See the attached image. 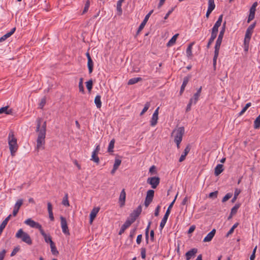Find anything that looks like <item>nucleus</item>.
<instances>
[{"label": "nucleus", "instance_id": "nucleus-3", "mask_svg": "<svg viewBox=\"0 0 260 260\" xmlns=\"http://www.w3.org/2000/svg\"><path fill=\"white\" fill-rule=\"evenodd\" d=\"M15 237L20 239L23 242L26 243L29 245L32 244V242L30 236L24 232L22 229H19L15 235Z\"/></svg>", "mask_w": 260, "mask_h": 260}, {"label": "nucleus", "instance_id": "nucleus-49", "mask_svg": "<svg viewBox=\"0 0 260 260\" xmlns=\"http://www.w3.org/2000/svg\"><path fill=\"white\" fill-rule=\"evenodd\" d=\"M225 27H226V22L225 21L222 25L221 29L220 30L218 36H220V37H223L224 34L225 30Z\"/></svg>", "mask_w": 260, "mask_h": 260}, {"label": "nucleus", "instance_id": "nucleus-6", "mask_svg": "<svg viewBox=\"0 0 260 260\" xmlns=\"http://www.w3.org/2000/svg\"><path fill=\"white\" fill-rule=\"evenodd\" d=\"M24 223L31 228L38 229L40 231L43 229L42 225L39 223L35 221L31 218L27 219Z\"/></svg>", "mask_w": 260, "mask_h": 260}, {"label": "nucleus", "instance_id": "nucleus-53", "mask_svg": "<svg viewBox=\"0 0 260 260\" xmlns=\"http://www.w3.org/2000/svg\"><path fill=\"white\" fill-rule=\"evenodd\" d=\"M121 163V160L120 159L116 158L115 159L114 164L113 165V167L116 168H118L119 166L120 165Z\"/></svg>", "mask_w": 260, "mask_h": 260}, {"label": "nucleus", "instance_id": "nucleus-25", "mask_svg": "<svg viewBox=\"0 0 260 260\" xmlns=\"http://www.w3.org/2000/svg\"><path fill=\"white\" fill-rule=\"evenodd\" d=\"M223 165L221 164H218L214 169V174L215 176L219 175L223 171Z\"/></svg>", "mask_w": 260, "mask_h": 260}, {"label": "nucleus", "instance_id": "nucleus-24", "mask_svg": "<svg viewBox=\"0 0 260 260\" xmlns=\"http://www.w3.org/2000/svg\"><path fill=\"white\" fill-rule=\"evenodd\" d=\"M5 113L6 114H11L12 113V109H9V106H5L0 108V114Z\"/></svg>", "mask_w": 260, "mask_h": 260}, {"label": "nucleus", "instance_id": "nucleus-34", "mask_svg": "<svg viewBox=\"0 0 260 260\" xmlns=\"http://www.w3.org/2000/svg\"><path fill=\"white\" fill-rule=\"evenodd\" d=\"M260 127V114L256 117L254 121V128L258 129Z\"/></svg>", "mask_w": 260, "mask_h": 260}, {"label": "nucleus", "instance_id": "nucleus-1", "mask_svg": "<svg viewBox=\"0 0 260 260\" xmlns=\"http://www.w3.org/2000/svg\"><path fill=\"white\" fill-rule=\"evenodd\" d=\"M36 123V131L38 133L36 149L39 151L40 149H43L44 148L47 124L46 121H43V119L40 117L37 119Z\"/></svg>", "mask_w": 260, "mask_h": 260}, {"label": "nucleus", "instance_id": "nucleus-42", "mask_svg": "<svg viewBox=\"0 0 260 260\" xmlns=\"http://www.w3.org/2000/svg\"><path fill=\"white\" fill-rule=\"evenodd\" d=\"M90 2L89 0H87L85 2L84 9H83V11L82 12L83 14H85V13H86L88 11L89 6H90Z\"/></svg>", "mask_w": 260, "mask_h": 260}, {"label": "nucleus", "instance_id": "nucleus-43", "mask_svg": "<svg viewBox=\"0 0 260 260\" xmlns=\"http://www.w3.org/2000/svg\"><path fill=\"white\" fill-rule=\"evenodd\" d=\"M136 230H137V229L135 228V229L132 230L130 232L129 235L128 237V238L130 239V243L133 242V238L136 234Z\"/></svg>", "mask_w": 260, "mask_h": 260}, {"label": "nucleus", "instance_id": "nucleus-56", "mask_svg": "<svg viewBox=\"0 0 260 260\" xmlns=\"http://www.w3.org/2000/svg\"><path fill=\"white\" fill-rule=\"evenodd\" d=\"M19 250H20L19 246H17V247H15L11 253V255H10L11 256H14L19 251Z\"/></svg>", "mask_w": 260, "mask_h": 260}, {"label": "nucleus", "instance_id": "nucleus-10", "mask_svg": "<svg viewBox=\"0 0 260 260\" xmlns=\"http://www.w3.org/2000/svg\"><path fill=\"white\" fill-rule=\"evenodd\" d=\"M60 218L61 221V227L62 229V232L65 235H69L70 232L66 218L63 216H61Z\"/></svg>", "mask_w": 260, "mask_h": 260}, {"label": "nucleus", "instance_id": "nucleus-35", "mask_svg": "<svg viewBox=\"0 0 260 260\" xmlns=\"http://www.w3.org/2000/svg\"><path fill=\"white\" fill-rule=\"evenodd\" d=\"M114 143H115L114 139L111 140V141L110 142V143L109 144L108 148V151L109 152H113Z\"/></svg>", "mask_w": 260, "mask_h": 260}, {"label": "nucleus", "instance_id": "nucleus-33", "mask_svg": "<svg viewBox=\"0 0 260 260\" xmlns=\"http://www.w3.org/2000/svg\"><path fill=\"white\" fill-rule=\"evenodd\" d=\"M83 79L82 78H80L79 83V91L82 93H85L84 88L83 84Z\"/></svg>", "mask_w": 260, "mask_h": 260}, {"label": "nucleus", "instance_id": "nucleus-40", "mask_svg": "<svg viewBox=\"0 0 260 260\" xmlns=\"http://www.w3.org/2000/svg\"><path fill=\"white\" fill-rule=\"evenodd\" d=\"M124 1V0H119L117 3V10L120 14H121L122 12L121 5Z\"/></svg>", "mask_w": 260, "mask_h": 260}, {"label": "nucleus", "instance_id": "nucleus-16", "mask_svg": "<svg viewBox=\"0 0 260 260\" xmlns=\"http://www.w3.org/2000/svg\"><path fill=\"white\" fill-rule=\"evenodd\" d=\"M216 233V230L213 229L210 233L208 234V235L204 238L203 240V242H210L212 240L213 237L214 236Z\"/></svg>", "mask_w": 260, "mask_h": 260}, {"label": "nucleus", "instance_id": "nucleus-44", "mask_svg": "<svg viewBox=\"0 0 260 260\" xmlns=\"http://www.w3.org/2000/svg\"><path fill=\"white\" fill-rule=\"evenodd\" d=\"M193 44V43H192L190 44H189V45L188 46V47L186 49V55L188 57H189L192 55L191 50H192V46Z\"/></svg>", "mask_w": 260, "mask_h": 260}, {"label": "nucleus", "instance_id": "nucleus-30", "mask_svg": "<svg viewBox=\"0 0 260 260\" xmlns=\"http://www.w3.org/2000/svg\"><path fill=\"white\" fill-rule=\"evenodd\" d=\"M87 60V67L88 68L89 73L91 74L93 71V62L91 58H89Z\"/></svg>", "mask_w": 260, "mask_h": 260}, {"label": "nucleus", "instance_id": "nucleus-14", "mask_svg": "<svg viewBox=\"0 0 260 260\" xmlns=\"http://www.w3.org/2000/svg\"><path fill=\"white\" fill-rule=\"evenodd\" d=\"M198 252V249L196 248H192L185 253V257L186 260H189L191 258L195 256Z\"/></svg>", "mask_w": 260, "mask_h": 260}, {"label": "nucleus", "instance_id": "nucleus-9", "mask_svg": "<svg viewBox=\"0 0 260 260\" xmlns=\"http://www.w3.org/2000/svg\"><path fill=\"white\" fill-rule=\"evenodd\" d=\"M142 212V207L141 205H139L138 208L133 211V212L131 214L130 216L131 217V219H129V221L133 223L136 220L137 218L139 216Z\"/></svg>", "mask_w": 260, "mask_h": 260}, {"label": "nucleus", "instance_id": "nucleus-47", "mask_svg": "<svg viewBox=\"0 0 260 260\" xmlns=\"http://www.w3.org/2000/svg\"><path fill=\"white\" fill-rule=\"evenodd\" d=\"M222 18H223V15L221 14L219 16L218 20L215 22V23L214 24V25L219 27L221 24V23L222 21Z\"/></svg>", "mask_w": 260, "mask_h": 260}, {"label": "nucleus", "instance_id": "nucleus-62", "mask_svg": "<svg viewBox=\"0 0 260 260\" xmlns=\"http://www.w3.org/2000/svg\"><path fill=\"white\" fill-rule=\"evenodd\" d=\"M174 8H172L168 12V13L166 14L165 17H164V19H168V17L170 16V15L173 12V11H174Z\"/></svg>", "mask_w": 260, "mask_h": 260}, {"label": "nucleus", "instance_id": "nucleus-63", "mask_svg": "<svg viewBox=\"0 0 260 260\" xmlns=\"http://www.w3.org/2000/svg\"><path fill=\"white\" fill-rule=\"evenodd\" d=\"M160 209V206L158 205L155 209L154 211V215L155 216H158L159 215V210Z\"/></svg>", "mask_w": 260, "mask_h": 260}, {"label": "nucleus", "instance_id": "nucleus-54", "mask_svg": "<svg viewBox=\"0 0 260 260\" xmlns=\"http://www.w3.org/2000/svg\"><path fill=\"white\" fill-rule=\"evenodd\" d=\"M255 13L250 12L248 18L247 19V22L249 23L251 20L254 18Z\"/></svg>", "mask_w": 260, "mask_h": 260}, {"label": "nucleus", "instance_id": "nucleus-23", "mask_svg": "<svg viewBox=\"0 0 260 260\" xmlns=\"http://www.w3.org/2000/svg\"><path fill=\"white\" fill-rule=\"evenodd\" d=\"M190 150V148L189 146H187L184 150L183 153L181 155V156L179 158V161L180 162H182L185 159L186 156L189 153Z\"/></svg>", "mask_w": 260, "mask_h": 260}, {"label": "nucleus", "instance_id": "nucleus-57", "mask_svg": "<svg viewBox=\"0 0 260 260\" xmlns=\"http://www.w3.org/2000/svg\"><path fill=\"white\" fill-rule=\"evenodd\" d=\"M141 255L143 259L146 258V249L145 248L142 247L141 248Z\"/></svg>", "mask_w": 260, "mask_h": 260}, {"label": "nucleus", "instance_id": "nucleus-59", "mask_svg": "<svg viewBox=\"0 0 260 260\" xmlns=\"http://www.w3.org/2000/svg\"><path fill=\"white\" fill-rule=\"evenodd\" d=\"M46 104V99L45 98H44L41 99V102L39 104V108L40 109H43L44 106H45Z\"/></svg>", "mask_w": 260, "mask_h": 260}, {"label": "nucleus", "instance_id": "nucleus-27", "mask_svg": "<svg viewBox=\"0 0 260 260\" xmlns=\"http://www.w3.org/2000/svg\"><path fill=\"white\" fill-rule=\"evenodd\" d=\"M101 96L100 95H97L94 99V103L98 109H100L102 107V102L101 100Z\"/></svg>", "mask_w": 260, "mask_h": 260}, {"label": "nucleus", "instance_id": "nucleus-21", "mask_svg": "<svg viewBox=\"0 0 260 260\" xmlns=\"http://www.w3.org/2000/svg\"><path fill=\"white\" fill-rule=\"evenodd\" d=\"M11 217V215H9L7 217H6L5 220L2 222V223L0 225V235L2 234L4 229L5 228L7 225L9 220H10Z\"/></svg>", "mask_w": 260, "mask_h": 260}, {"label": "nucleus", "instance_id": "nucleus-61", "mask_svg": "<svg viewBox=\"0 0 260 260\" xmlns=\"http://www.w3.org/2000/svg\"><path fill=\"white\" fill-rule=\"evenodd\" d=\"M6 250L5 249H3L2 251L0 252V260H3L5 254L6 253Z\"/></svg>", "mask_w": 260, "mask_h": 260}, {"label": "nucleus", "instance_id": "nucleus-29", "mask_svg": "<svg viewBox=\"0 0 260 260\" xmlns=\"http://www.w3.org/2000/svg\"><path fill=\"white\" fill-rule=\"evenodd\" d=\"M142 80L141 77H136L130 79L128 81V85H133Z\"/></svg>", "mask_w": 260, "mask_h": 260}, {"label": "nucleus", "instance_id": "nucleus-12", "mask_svg": "<svg viewBox=\"0 0 260 260\" xmlns=\"http://www.w3.org/2000/svg\"><path fill=\"white\" fill-rule=\"evenodd\" d=\"M23 200L22 199H19L17 200L14 207L13 216H16L17 215L20 207L23 204Z\"/></svg>", "mask_w": 260, "mask_h": 260}, {"label": "nucleus", "instance_id": "nucleus-4", "mask_svg": "<svg viewBox=\"0 0 260 260\" xmlns=\"http://www.w3.org/2000/svg\"><path fill=\"white\" fill-rule=\"evenodd\" d=\"M223 37L218 36L217 40L216 41L215 45L214 47V53L213 58V66L214 68H216V61L218 58L220 46L222 43Z\"/></svg>", "mask_w": 260, "mask_h": 260}, {"label": "nucleus", "instance_id": "nucleus-36", "mask_svg": "<svg viewBox=\"0 0 260 260\" xmlns=\"http://www.w3.org/2000/svg\"><path fill=\"white\" fill-rule=\"evenodd\" d=\"M97 153L95 152H92L91 160H93L96 164H99L100 162V159L97 155Z\"/></svg>", "mask_w": 260, "mask_h": 260}, {"label": "nucleus", "instance_id": "nucleus-11", "mask_svg": "<svg viewBox=\"0 0 260 260\" xmlns=\"http://www.w3.org/2000/svg\"><path fill=\"white\" fill-rule=\"evenodd\" d=\"M153 10H151L145 17L144 20L140 25L138 30H137V34H138L140 31H142V30L144 28V26H145L147 22L148 21L150 15L153 13Z\"/></svg>", "mask_w": 260, "mask_h": 260}, {"label": "nucleus", "instance_id": "nucleus-18", "mask_svg": "<svg viewBox=\"0 0 260 260\" xmlns=\"http://www.w3.org/2000/svg\"><path fill=\"white\" fill-rule=\"evenodd\" d=\"M190 78V76H186L183 78V83L182 84V85H181V88H180V94H182V93L184 92L185 88L186 85L187 84Z\"/></svg>", "mask_w": 260, "mask_h": 260}, {"label": "nucleus", "instance_id": "nucleus-32", "mask_svg": "<svg viewBox=\"0 0 260 260\" xmlns=\"http://www.w3.org/2000/svg\"><path fill=\"white\" fill-rule=\"evenodd\" d=\"M158 119V116H154L152 115V116L151 118L150 123V125L151 126H155L157 123V120Z\"/></svg>", "mask_w": 260, "mask_h": 260}, {"label": "nucleus", "instance_id": "nucleus-60", "mask_svg": "<svg viewBox=\"0 0 260 260\" xmlns=\"http://www.w3.org/2000/svg\"><path fill=\"white\" fill-rule=\"evenodd\" d=\"M257 2L254 3L250 9V12L255 13V11H256V7L257 6Z\"/></svg>", "mask_w": 260, "mask_h": 260}, {"label": "nucleus", "instance_id": "nucleus-39", "mask_svg": "<svg viewBox=\"0 0 260 260\" xmlns=\"http://www.w3.org/2000/svg\"><path fill=\"white\" fill-rule=\"evenodd\" d=\"M150 106V102H146V104H145L144 108L143 109L142 111L140 113V116L143 115L148 110V109L149 108Z\"/></svg>", "mask_w": 260, "mask_h": 260}, {"label": "nucleus", "instance_id": "nucleus-2", "mask_svg": "<svg viewBox=\"0 0 260 260\" xmlns=\"http://www.w3.org/2000/svg\"><path fill=\"white\" fill-rule=\"evenodd\" d=\"M8 141L11 154V155L14 156L15 152L18 150V145L17 142V139L15 137L14 133L13 131H11L9 133Z\"/></svg>", "mask_w": 260, "mask_h": 260}, {"label": "nucleus", "instance_id": "nucleus-48", "mask_svg": "<svg viewBox=\"0 0 260 260\" xmlns=\"http://www.w3.org/2000/svg\"><path fill=\"white\" fill-rule=\"evenodd\" d=\"M177 194L174 200L173 201V202L170 204V205L169 206L167 211H166V214H168V215H170V212H171V210L173 207V205L174 203V202H175V200H176V199L177 198Z\"/></svg>", "mask_w": 260, "mask_h": 260}, {"label": "nucleus", "instance_id": "nucleus-22", "mask_svg": "<svg viewBox=\"0 0 260 260\" xmlns=\"http://www.w3.org/2000/svg\"><path fill=\"white\" fill-rule=\"evenodd\" d=\"M252 33L253 31L247 28L244 38V40L246 43H247L248 42H250Z\"/></svg>", "mask_w": 260, "mask_h": 260}, {"label": "nucleus", "instance_id": "nucleus-38", "mask_svg": "<svg viewBox=\"0 0 260 260\" xmlns=\"http://www.w3.org/2000/svg\"><path fill=\"white\" fill-rule=\"evenodd\" d=\"M216 37H217V36H216V35H214L212 34L211 35L210 38L209 39L208 44L207 45V48L208 49L210 48L211 45L213 42V41H214V40L216 38Z\"/></svg>", "mask_w": 260, "mask_h": 260}, {"label": "nucleus", "instance_id": "nucleus-55", "mask_svg": "<svg viewBox=\"0 0 260 260\" xmlns=\"http://www.w3.org/2000/svg\"><path fill=\"white\" fill-rule=\"evenodd\" d=\"M218 27L214 25L211 30V34L217 36L218 31Z\"/></svg>", "mask_w": 260, "mask_h": 260}, {"label": "nucleus", "instance_id": "nucleus-45", "mask_svg": "<svg viewBox=\"0 0 260 260\" xmlns=\"http://www.w3.org/2000/svg\"><path fill=\"white\" fill-rule=\"evenodd\" d=\"M251 103H248L246 104L245 107L242 109V110L241 111V112L239 113V116L242 115L245 111L247 110V109L251 106Z\"/></svg>", "mask_w": 260, "mask_h": 260}, {"label": "nucleus", "instance_id": "nucleus-15", "mask_svg": "<svg viewBox=\"0 0 260 260\" xmlns=\"http://www.w3.org/2000/svg\"><path fill=\"white\" fill-rule=\"evenodd\" d=\"M126 199V193L124 189H123L120 194L119 198V202L120 203V207H122L125 204Z\"/></svg>", "mask_w": 260, "mask_h": 260}, {"label": "nucleus", "instance_id": "nucleus-46", "mask_svg": "<svg viewBox=\"0 0 260 260\" xmlns=\"http://www.w3.org/2000/svg\"><path fill=\"white\" fill-rule=\"evenodd\" d=\"M93 85V82L92 80L91 79L89 80L88 81L86 82V86L87 90L90 92L92 88Z\"/></svg>", "mask_w": 260, "mask_h": 260}, {"label": "nucleus", "instance_id": "nucleus-64", "mask_svg": "<svg viewBox=\"0 0 260 260\" xmlns=\"http://www.w3.org/2000/svg\"><path fill=\"white\" fill-rule=\"evenodd\" d=\"M149 172L151 174L156 173V168L154 166H152L150 168Z\"/></svg>", "mask_w": 260, "mask_h": 260}, {"label": "nucleus", "instance_id": "nucleus-58", "mask_svg": "<svg viewBox=\"0 0 260 260\" xmlns=\"http://www.w3.org/2000/svg\"><path fill=\"white\" fill-rule=\"evenodd\" d=\"M218 194V191L210 192L209 194V197L210 198H216Z\"/></svg>", "mask_w": 260, "mask_h": 260}, {"label": "nucleus", "instance_id": "nucleus-37", "mask_svg": "<svg viewBox=\"0 0 260 260\" xmlns=\"http://www.w3.org/2000/svg\"><path fill=\"white\" fill-rule=\"evenodd\" d=\"M215 5L214 4V0H208V10H210L213 11L215 9Z\"/></svg>", "mask_w": 260, "mask_h": 260}, {"label": "nucleus", "instance_id": "nucleus-28", "mask_svg": "<svg viewBox=\"0 0 260 260\" xmlns=\"http://www.w3.org/2000/svg\"><path fill=\"white\" fill-rule=\"evenodd\" d=\"M41 234L43 236L44 238V240H45V241L46 242V243H50V240H52L51 239V237L49 235H47L45 232H44V231L42 229L40 231Z\"/></svg>", "mask_w": 260, "mask_h": 260}, {"label": "nucleus", "instance_id": "nucleus-8", "mask_svg": "<svg viewBox=\"0 0 260 260\" xmlns=\"http://www.w3.org/2000/svg\"><path fill=\"white\" fill-rule=\"evenodd\" d=\"M147 182L151 185L152 188L155 189L159 184L160 179L158 177H149L147 179Z\"/></svg>", "mask_w": 260, "mask_h": 260}, {"label": "nucleus", "instance_id": "nucleus-52", "mask_svg": "<svg viewBox=\"0 0 260 260\" xmlns=\"http://www.w3.org/2000/svg\"><path fill=\"white\" fill-rule=\"evenodd\" d=\"M233 196L232 193H228L222 199V202H225L229 200Z\"/></svg>", "mask_w": 260, "mask_h": 260}, {"label": "nucleus", "instance_id": "nucleus-26", "mask_svg": "<svg viewBox=\"0 0 260 260\" xmlns=\"http://www.w3.org/2000/svg\"><path fill=\"white\" fill-rule=\"evenodd\" d=\"M50 241V245L51 248V251L53 254L56 255L58 253V251L57 250L56 246L55 245L54 243L52 241V240L49 239Z\"/></svg>", "mask_w": 260, "mask_h": 260}, {"label": "nucleus", "instance_id": "nucleus-7", "mask_svg": "<svg viewBox=\"0 0 260 260\" xmlns=\"http://www.w3.org/2000/svg\"><path fill=\"white\" fill-rule=\"evenodd\" d=\"M154 194V191L152 189L148 190L147 192L145 198L144 205L146 207H148L153 200Z\"/></svg>", "mask_w": 260, "mask_h": 260}, {"label": "nucleus", "instance_id": "nucleus-20", "mask_svg": "<svg viewBox=\"0 0 260 260\" xmlns=\"http://www.w3.org/2000/svg\"><path fill=\"white\" fill-rule=\"evenodd\" d=\"M15 30H16V28L14 27L10 31H9V32H7V34H6L4 36H3L0 38V42H2L5 41L7 39L9 38L11 36H12L15 32Z\"/></svg>", "mask_w": 260, "mask_h": 260}, {"label": "nucleus", "instance_id": "nucleus-51", "mask_svg": "<svg viewBox=\"0 0 260 260\" xmlns=\"http://www.w3.org/2000/svg\"><path fill=\"white\" fill-rule=\"evenodd\" d=\"M239 205L238 204H236L231 209V213L232 214H235L237 212V210L239 208Z\"/></svg>", "mask_w": 260, "mask_h": 260}, {"label": "nucleus", "instance_id": "nucleus-31", "mask_svg": "<svg viewBox=\"0 0 260 260\" xmlns=\"http://www.w3.org/2000/svg\"><path fill=\"white\" fill-rule=\"evenodd\" d=\"M179 36V34H175L173 37L169 40L167 43V46H171L176 42V39Z\"/></svg>", "mask_w": 260, "mask_h": 260}, {"label": "nucleus", "instance_id": "nucleus-17", "mask_svg": "<svg viewBox=\"0 0 260 260\" xmlns=\"http://www.w3.org/2000/svg\"><path fill=\"white\" fill-rule=\"evenodd\" d=\"M133 223L127 219L124 223L121 226V229L119 232V235L123 234L125 230L128 228Z\"/></svg>", "mask_w": 260, "mask_h": 260}, {"label": "nucleus", "instance_id": "nucleus-13", "mask_svg": "<svg viewBox=\"0 0 260 260\" xmlns=\"http://www.w3.org/2000/svg\"><path fill=\"white\" fill-rule=\"evenodd\" d=\"M202 87L201 86L197 90V92L193 95V98L190 99L191 103H193V104H196L197 102L199 100V97L201 95Z\"/></svg>", "mask_w": 260, "mask_h": 260}, {"label": "nucleus", "instance_id": "nucleus-19", "mask_svg": "<svg viewBox=\"0 0 260 260\" xmlns=\"http://www.w3.org/2000/svg\"><path fill=\"white\" fill-rule=\"evenodd\" d=\"M100 210L99 208H94L90 213V223H91Z\"/></svg>", "mask_w": 260, "mask_h": 260}, {"label": "nucleus", "instance_id": "nucleus-41", "mask_svg": "<svg viewBox=\"0 0 260 260\" xmlns=\"http://www.w3.org/2000/svg\"><path fill=\"white\" fill-rule=\"evenodd\" d=\"M62 204L65 206H69L70 204L68 200V194L66 193L63 198Z\"/></svg>", "mask_w": 260, "mask_h": 260}, {"label": "nucleus", "instance_id": "nucleus-5", "mask_svg": "<svg viewBox=\"0 0 260 260\" xmlns=\"http://www.w3.org/2000/svg\"><path fill=\"white\" fill-rule=\"evenodd\" d=\"M173 133L175 135L174 141L181 143L184 134V128L183 126L179 127L177 129L174 130Z\"/></svg>", "mask_w": 260, "mask_h": 260}, {"label": "nucleus", "instance_id": "nucleus-50", "mask_svg": "<svg viewBox=\"0 0 260 260\" xmlns=\"http://www.w3.org/2000/svg\"><path fill=\"white\" fill-rule=\"evenodd\" d=\"M150 224H151V222H149L148 226H147V228L145 230L146 241L147 243H148V238H149L148 232H149V230Z\"/></svg>", "mask_w": 260, "mask_h": 260}]
</instances>
